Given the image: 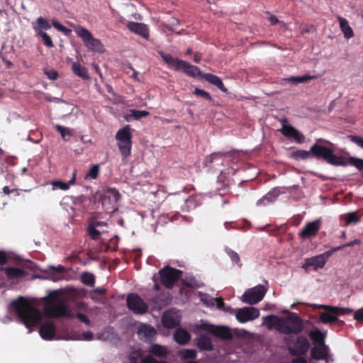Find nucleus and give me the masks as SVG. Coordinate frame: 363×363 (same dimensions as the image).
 Masks as SVG:
<instances>
[{
	"mask_svg": "<svg viewBox=\"0 0 363 363\" xmlns=\"http://www.w3.org/2000/svg\"><path fill=\"white\" fill-rule=\"evenodd\" d=\"M82 336V340H86V341L92 340L94 338V334H93V333H91L90 331L83 333Z\"/></svg>",
	"mask_w": 363,
	"mask_h": 363,
	"instance_id": "58",
	"label": "nucleus"
},
{
	"mask_svg": "<svg viewBox=\"0 0 363 363\" xmlns=\"http://www.w3.org/2000/svg\"><path fill=\"white\" fill-rule=\"evenodd\" d=\"M16 314L19 319L28 328H32L38 325L41 320L40 312L33 307L24 297H20L12 302Z\"/></svg>",
	"mask_w": 363,
	"mask_h": 363,
	"instance_id": "3",
	"label": "nucleus"
},
{
	"mask_svg": "<svg viewBox=\"0 0 363 363\" xmlns=\"http://www.w3.org/2000/svg\"><path fill=\"white\" fill-rule=\"evenodd\" d=\"M147 351L150 353L148 356H151L153 358L154 357L157 358H165L169 353V351L166 346L161 345L157 343L150 345Z\"/></svg>",
	"mask_w": 363,
	"mask_h": 363,
	"instance_id": "20",
	"label": "nucleus"
},
{
	"mask_svg": "<svg viewBox=\"0 0 363 363\" xmlns=\"http://www.w3.org/2000/svg\"><path fill=\"white\" fill-rule=\"evenodd\" d=\"M310 342L308 339L303 335L298 336L294 342V345L289 346V353L294 356L303 355L309 350Z\"/></svg>",
	"mask_w": 363,
	"mask_h": 363,
	"instance_id": "13",
	"label": "nucleus"
},
{
	"mask_svg": "<svg viewBox=\"0 0 363 363\" xmlns=\"http://www.w3.org/2000/svg\"><path fill=\"white\" fill-rule=\"evenodd\" d=\"M311 357L315 360H328L329 347L326 345L314 346L311 350Z\"/></svg>",
	"mask_w": 363,
	"mask_h": 363,
	"instance_id": "19",
	"label": "nucleus"
},
{
	"mask_svg": "<svg viewBox=\"0 0 363 363\" xmlns=\"http://www.w3.org/2000/svg\"><path fill=\"white\" fill-rule=\"evenodd\" d=\"M202 77L209 83L215 85L221 91L224 93L228 92V89L223 84L221 79L218 76L211 73H206L202 75Z\"/></svg>",
	"mask_w": 363,
	"mask_h": 363,
	"instance_id": "27",
	"label": "nucleus"
},
{
	"mask_svg": "<svg viewBox=\"0 0 363 363\" xmlns=\"http://www.w3.org/2000/svg\"><path fill=\"white\" fill-rule=\"evenodd\" d=\"M361 243V240H359V239H355L351 242H349L347 243H345L342 245H340V246H338V247H336L335 248H333L332 249V252H335V251H337V250H342L345 247H352V246H354V245H359Z\"/></svg>",
	"mask_w": 363,
	"mask_h": 363,
	"instance_id": "52",
	"label": "nucleus"
},
{
	"mask_svg": "<svg viewBox=\"0 0 363 363\" xmlns=\"http://www.w3.org/2000/svg\"><path fill=\"white\" fill-rule=\"evenodd\" d=\"M52 25L54 28H55L57 30L63 33L65 35H67L71 33V30L66 28L59 22L56 21H52Z\"/></svg>",
	"mask_w": 363,
	"mask_h": 363,
	"instance_id": "50",
	"label": "nucleus"
},
{
	"mask_svg": "<svg viewBox=\"0 0 363 363\" xmlns=\"http://www.w3.org/2000/svg\"><path fill=\"white\" fill-rule=\"evenodd\" d=\"M118 147L124 158L130 155L132 148V133L130 125H127L120 128L116 134Z\"/></svg>",
	"mask_w": 363,
	"mask_h": 363,
	"instance_id": "5",
	"label": "nucleus"
},
{
	"mask_svg": "<svg viewBox=\"0 0 363 363\" xmlns=\"http://www.w3.org/2000/svg\"><path fill=\"white\" fill-rule=\"evenodd\" d=\"M45 74L48 77V79L52 80H55L58 77V73L56 70L52 69H45Z\"/></svg>",
	"mask_w": 363,
	"mask_h": 363,
	"instance_id": "54",
	"label": "nucleus"
},
{
	"mask_svg": "<svg viewBox=\"0 0 363 363\" xmlns=\"http://www.w3.org/2000/svg\"><path fill=\"white\" fill-rule=\"evenodd\" d=\"M189 332L182 328H177L174 333V339L179 345H186L190 340Z\"/></svg>",
	"mask_w": 363,
	"mask_h": 363,
	"instance_id": "29",
	"label": "nucleus"
},
{
	"mask_svg": "<svg viewBox=\"0 0 363 363\" xmlns=\"http://www.w3.org/2000/svg\"><path fill=\"white\" fill-rule=\"evenodd\" d=\"M348 138L352 143L357 144L360 147L363 148V138L358 135H350L348 136Z\"/></svg>",
	"mask_w": 363,
	"mask_h": 363,
	"instance_id": "53",
	"label": "nucleus"
},
{
	"mask_svg": "<svg viewBox=\"0 0 363 363\" xmlns=\"http://www.w3.org/2000/svg\"><path fill=\"white\" fill-rule=\"evenodd\" d=\"M159 274L162 285L167 289H172L175 283L179 279L182 272L169 266H165L160 269Z\"/></svg>",
	"mask_w": 363,
	"mask_h": 363,
	"instance_id": "7",
	"label": "nucleus"
},
{
	"mask_svg": "<svg viewBox=\"0 0 363 363\" xmlns=\"http://www.w3.org/2000/svg\"><path fill=\"white\" fill-rule=\"evenodd\" d=\"M141 363H168L166 361H158L151 356H146L142 360Z\"/></svg>",
	"mask_w": 363,
	"mask_h": 363,
	"instance_id": "56",
	"label": "nucleus"
},
{
	"mask_svg": "<svg viewBox=\"0 0 363 363\" xmlns=\"http://www.w3.org/2000/svg\"><path fill=\"white\" fill-rule=\"evenodd\" d=\"M55 130L57 132H59L60 133L62 138L65 140H67V139L65 138L66 135H72V132H71V130L69 128L63 127V126H62V125H60L59 124H57L55 126Z\"/></svg>",
	"mask_w": 363,
	"mask_h": 363,
	"instance_id": "47",
	"label": "nucleus"
},
{
	"mask_svg": "<svg viewBox=\"0 0 363 363\" xmlns=\"http://www.w3.org/2000/svg\"><path fill=\"white\" fill-rule=\"evenodd\" d=\"M51 269L58 273L65 272V267L61 265H58L57 267H51Z\"/></svg>",
	"mask_w": 363,
	"mask_h": 363,
	"instance_id": "61",
	"label": "nucleus"
},
{
	"mask_svg": "<svg viewBox=\"0 0 363 363\" xmlns=\"http://www.w3.org/2000/svg\"><path fill=\"white\" fill-rule=\"evenodd\" d=\"M72 71L75 75L83 79H89L90 78L87 69L85 67L82 66L79 63L73 62L72 65Z\"/></svg>",
	"mask_w": 363,
	"mask_h": 363,
	"instance_id": "34",
	"label": "nucleus"
},
{
	"mask_svg": "<svg viewBox=\"0 0 363 363\" xmlns=\"http://www.w3.org/2000/svg\"><path fill=\"white\" fill-rule=\"evenodd\" d=\"M76 177H77V170H74L72 173V177L71 179L68 182H63L60 180L56 181H52L50 182V184L52 186V189H61L63 191L68 190L69 189V186L71 185H73L76 182Z\"/></svg>",
	"mask_w": 363,
	"mask_h": 363,
	"instance_id": "26",
	"label": "nucleus"
},
{
	"mask_svg": "<svg viewBox=\"0 0 363 363\" xmlns=\"http://www.w3.org/2000/svg\"><path fill=\"white\" fill-rule=\"evenodd\" d=\"M4 272L9 279H18L25 277L26 274L23 269L14 267H6Z\"/></svg>",
	"mask_w": 363,
	"mask_h": 363,
	"instance_id": "33",
	"label": "nucleus"
},
{
	"mask_svg": "<svg viewBox=\"0 0 363 363\" xmlns=\"http://www.w3.org/2000/svg\"><path fill=\"white\" fill-rule=\"evenodd\" d=\"M39 333L43 340H51L56 335L55 325L51 321H46L40 325Z\"/></svg>",
	"mask_w": 363,
	"mask_h": 363,
	"instance_id": "17",
	"label": "nucleus"
},
{
	"mask_svg": "<svg viewBox=\"0 0 363 363\" xmlns=\"http://www.w3.org/2000/svg\"><path fill=\"white\" fill-rule=\"evenodd\" d=\"M181 354L183 359H195L196 357V351L192 349H186L181 352Z\"/></svg>",
	"mask_w": 363,
	"mask_h": 363,
	"instance_id": "45",
	"label": "nucleus"
},
{
	"mask_svg": "<svg viewBox=\"0 0 363 363\" xmlns=\"http://www.w3.org/2000/svg\"><path fill=\"white\" fill-rule=\"evenodd\" d=\"M100 172V166L99 164H93L90 167L89 172L86 174L85 178H91L93 179H96Z\"/></svg>",
	"mask_w": 363,
	"mask_h": 363,
	"instance_id": "43",
	"label": "nucleus"
},
{
	"mask_svg": "<svg viewBox=\"0 0 363 363\" xmlns=\"http://www.w3.org/2000/svg\"><path fill=\"white\" fill-rule=\"evenodd\" d=\"M226 155H227V153H225V152H213V153L211 154L207 157L206 162L210 164H212L215 160L221 159Z\"/></svg>",
	"mask_w": 363,
	"mask_h": 363,
	"instance_id": "51",
	"label": "nucleus"
},
{
	"mask_svg": "<svg viewBox=\"0 0 363 363\" xmlns=\"http://www.w3.org/2000/svg\"><path fill=\"white\" fill-rule=\"evenodd\" d=\"M281 191L279 187H276L269 191L262 199H259L257 202L258 206H265L269 203L274 201L281 194Z\"/></svg>",
	"mask_w": 363,
	"mask_h": 363,
	"instance_id": "24",
	"label": "nucleus"
},
{
	"mask_svg": "<svg viewBox=\"0 0 363 363\" xmlns=\"http://www.w3.org/2000/svg\"><path fill=\"white\" fill-rule=\"evenodd\" d=\"M259 315V311L255 307H244L238 309L236 313V319L240 323H246L257 318Z\"/></svg>",
	"mask_w": 363,
	"mask_h": 363,
	"instance_id": "14",
	"label": "nucleus"
},
{
	"mask_svg": "<svg viewBox=\"0 0 363 363\" xmlns=\"http://www.w3.org/2000/svg\"><path fill=\"white\" fill-rule=\"evenodd\" d=\"M202 58V55L200 52H196L194 56V61L196 63L200 62Z\"/></svg>",
	"mask_w": 363,
	"mask_h": 363,
	"instance_id": "63",
	"label": "nucleus"
},
{
	"mask_svg": "<svg viewBox=\"0 0 363 363\" xmlns=\"http://www.w3.org/2000/svg\"><path fill=\"white\" fill-rule=\"evenodd\" d=\"M193 94L195 96L202 97V98L205 99L206 100H208V101L212 100V97L210 95V94L208 92L206 91L205 90H203V89H201L199 88H196L194 89Z\"/></svg>",
	"mask_w": 363,
	"mask_h": 363,
	"instance_id": "48",
	"label": "nucleus"
},
{
	"mask_svg": "<svg viewBox=\"0 0 363 363\" xmlns=\"http://www.w3.org/2000/svg\"><path fill=\"white\" fill-rule=\"evenodd\" d=\"M316 79V76H311L309 74H305L303 76H298V77H291L290 78H288L287 80L289 82H291L294 84H298V83H305L308 82L310 80Z\"/></svg>",
	"mask_w": 363,
	"mask_h": 363,
	"instance_id": "39",
	"label": "nucleus"
},
{
	"mask_svg": "<svg viewBox=\"0 0 363 363\" xmlns=\"http://www.w3.org/2000/svg\"><path fill=\"white\" fill-rule=\"evenodd\" d=\"M32 26L35 33V35L42 33L45 32V30H49L51 28V25L49 22L42 16L38 17L35 21L33 22Z\"/></svg>",
	"mask_w": 363,
	"mask_h": 363,
	"instance_id": "25",
	"label": "nucleus"
},
{
	"mask_svg": "<svg viewBox=\"0 0 363 363\" xmlns=\"http://www.w3.org/2000/svg\"><path fill=\"white\" fill-rule=\"evenodd\" d=\"M137 333L140 340L149 342L157 335V331L150 325L141 324L138 327Z\"/></svg>",
	"mask_w": 363,
	"mask_h": 363,
	"instance_id": "18",
	"label": "nucleus"
},
{
	"mask_svg": "<svg viewBox=\"0 0 363 363\" xmlns=\"http://www.w3.org/2000/svg\"><path fill=\"white\" fill-rule=\"evenodd\" d=\"M331 255V252H327L325 254L319 255L318 256L307 258L305 263L303 264L302 268L306 270L310 267H313L315 270L323 268L328 258Z\"/></svg>",
	"mask_w": 363,
	"mask_h": 363,
	"instance_id": "15",
	"label": "nucleus"
},
{
	"mask_svg": "<svg viewBox=\"0 0 363 363\" xmlns=\"http://www.w3.org/2000/svg\"><path fill=\"white\" fill-rule=\"evenodd\" d=\"M311 157H312V154H311V150L309 151L304 150H298L296 151H294L291 154V157L294 160H307Z\"/></svg>",
	"mask_w": 363,
	"mask_h": 363,
	"instance_id": "37",
	"label": "nucleus"
},
{
	"mask_svg": "<svg viewBox=\"0 0 363 363\" xmlns=\"http://www.w3.org/2000/svg\"><path fill=\"white\" fill-rule=\"evenodd\" d=\"M126 302L128 308L135 314L143 315L148 311V305L137 294H129Z\"/></svg>",
	"mask_w": 363,
	"mask_h": 363,
	"instance_id": "10",
	"label": "nucleus"
},
{
	"mask_svg": "<svg viewBox=\"0 0 363 363\" xmlns=\"http://www.w3.org/2000/svg\"><path fill=\"white\" fill-rule=\"evenodd\" d=\"M269 21L271 23V25H275L277 23H279V21L278 20V18H277L276 16L274 15H272L269 18Z\"/></svg>",
	"mask_w": 363,
	"mask_h": 363,
	"instance_id": "62",
	"label": "nucleus"
},
{
	"mask_svg": "<svg viewBox=\"0 0 363 363\" xmlns=\"http://www.w3.org/2000/svg\"><path fill=\"white\" fill-rule=\"evenodd\" d=\"M266 289L262 285L250 289L242 295V301L251 305L256 304L262 300L266 294Z\"/></svg>",
	"mask_w": 363,
	"mask_h": 363,
	"instance_id": "11",
	"label": "nucleus"
},
{
	"mask_svg": "<svg viewBox=\"0 0 363 363\" xmlns=\"http://www.w3.org/2000/svg\"><path fill=\"white\" fill-rule=\"evenodd\" d=\"M332 148L315 143L311 147L312 157L317 159H323L325 161L328 157L329 153H331Z\"/></svg>",
	"mask_w": 363,
	"mask_h": 363,
	"instance_id": "22",
	"label": "nucleus"
},
{
	"mask_svg": "<svg viewBox=\"0 0 363 363\" xmlns=\"http://www.w3.org/2000/svg\"><path fill=\"white\" fill-rule=\"evenodd\" d=\"M184 286L191 289H196L201 287V285L198 283L195 278L186 279L182 281Z\"/></svg>",
	"mask_w": 363,
	"mask_h": 363,
	"instance_id": "46",
	"label": "nucleus"
},
{
	"mask_svg": "<svg viewBox=\"0 0 363 363\" xmlns=\"http://www.w3.org/2000/svg\"><path fill=\"white\" fill-rule=\"evenodd\" d=\"M321 221L320 219L308 223L299 232V236L303 239L315 237L320 229Z\"/></svg>",
	"mask_w": 363,
	"mask_h": 363,
	"instance_id": "16",
	"label": "nucleus"
},
{
	"mask_svg": "<svg viewBox=\"0 0 363 363\" xmlns=\"http://www.w3.org/2000/svg\"><path fill=\"white\" fill-rule=\"evenodd\" d=\"M266 321L268 329L274 328L280 333L285 335H298L303 330V321L296 313L286 317L270 315L267 316Z\"/></svg>",
	"mask_w": 363,
	"mask_h": 363,
	"instance_id": "2",
	"label": "nucleus"
},
{
	"mask_svg": "<svg viewBox=\"0 0 363 363\" xmlns=\"http://www.w3.org/2000/svg\"><path fill=\"white\" fill-rule=\"evenodd\" d=\"M36 36H40L42 38L43 44L48 48H52L54 44L50 35H48L45 32L36 35Z\"/></svg>",
	"mask_w": 363,
	"mask_h": 363,
	"instance_id": "49",
	"label": "nucleus"
},
{
	"mask_svg": "<svg viewBox=\"0 0 363 363\" xmlns=\"http://www.w3.org/2000/svg\"><path fill=\"white\" fill-rule=\"evenodd\" d=\"M103 208L106 211L113 212L116 209V203L118 201H113L110 197L106 196H101L100 199Z\"/></svg>",
	"mask_w": 363,
	"mask_h": 363,
	"instance_id": "36",
	"label": "nucleus"
},
{
	"mask_svg": "<svg viewBox=\"0 0 363 363\" xmlns=\"http://www.w3.org/2000/svg\"><path fill=\"white\" fill-rule=\"evenodd\" d=\"M150 115V113L147 111H140L135 109H130L129 113L126 116V119L129 121L130 118L135 120H140L141 118L146 117Z\"/></svg>",
	"mask_w": 363,
	"mask_h": 363,
	"instance_id": "38",
	"label": "nucleus"
},
{
	"mask_svg": "<svg viewBox=\"0 0 363 363\" xmlns=\"http://www.w3.org/2000/svg\"><path fill=\"white\" fill-rule=\"evenodd\" d=\"M325 162L335 166H345L347 164V159L342 156L335 155L333 149ZM348 162L359 171H363V159L351 157L349 158Z\"/></svg>",
	"mask_w": 363,
	"mask_h": 363,
	"instance_id": "8",
	"label": "nucleus"
},
{
	"mask_svg": "<svg viewBox=\"0 0 363 363\" xmlns=\"http://www.w3.org/2000/svg\"><path fill=\"white\" fill-rule=\"evenodd\" d=\"M7 262L6 254L0 251V265H4Z\"/></svg>",
	"mask_w": 363,
	"mask_h": 363,
	"instance_id": "60",
	"label": "nucleus"
},
{
	"mask_svg": "<svg viewBox=\"0 0 363 363\" xmlns=\"http://www.w3.org/2000/svg\"><path fill=\"white\" fill-rule=\"evenodd\" d=\"M160 54L164 62L167 64L171 69L183 70L185 74L193 77L199 76L202 77L203 74L198 67L192 65L184 60L174 57L169 54H165L164 52H160Z\"/></svg>",
	"mask_w": 363,
	"mask_h": 363,
	"instance_id": "4",
	"label": "nucleus"
},
{
	"mask_svg": "<svg viewBox=\"0 0 363 363\" xmlns=\"http://www.w3.org/2000/svg\"><path fill=\"white\" fill-rule=\"evenodd\" d=\"M89 224L91 225H94V227L96 228L107 225L106 222L99 221V220H92Z\"/></svg>",
	"mask_w": 363,
	"mask_h": 363,
	"instance_id": "59",
	"label": "nucleus"
},
{
	"mask_svg": "<svg viewBox=\"0 0 363 363\" xmlns=\"http://www.w3.org/2000/svg\"><path fill=\"white\" fill-rule=\"evenodd\" d=\"M337 19L340 23V30L344 34V37L347 39L352 38L354 36V32L349 25L347 20L340 16L337 17Z\"/></svg>",
	"mask_w": 363,
	"mask_h": 363,
	"instance_id": "32",
	"label": "nucleus"
},
{
	"mask_svg": "<svg viewBox=\"0 0 363 363\" xmlns=\"http://www.w3.org/2000/svg\"><path fill=\"white\" fill-rule=\"evenodd\" d=\"M82 281L84 284L93 286L95 283L94 276L89 272H84L82 275Z\"/></svg>",
	"mask_w": 363,
	"mask_h": 363,
	"instance_id": "42",
	"label": "nucleus"
},
{
	"mask_svg": "<svg viewBox=\"0 0 363 363\" xmlns=\"http://www.w3.org/2000/svg\"><path fill=\"white\" fill-rule=\"evenodd\" d=\"M347 225L355 224L360 220L357 212H351L344 216Z\"/></svg>",
	"mask_w": 363,
	"mask_h": 363,
	"instance_id": "40",
	"label": "nucleus"
},
{
	"mask_svg": "<svg viewBox=\"0 0 363 363\" xmlns=\"http://www.w3.org/2000/svg\"><path fill=\"white\" fill-rule=\"evenodd\" d=\"M314 308H323L325 311L331 312L337 316L340 314L342 315H348L352 313V310L348 308H340L337 306H332L328 305H315Z\"/></svg>",
	"mask_w": 363,
	"mask_h": 363,
	"instance_id": "28",
	"label": "nucleus"
},
{
	"mask_svg": "<svg viewBox=\"0 0 363 363\" xmlns=\"http://www.w3.org/2000/svg\"><path fill=\"white\" fill-rule=\"evenodd\" d=\"M354 318L359 323H363V307L355 312Z\"/></svg>",
	"mask_w": 363,
	"mask_h": 363,
	"instance_id": "57",
	"label": "nucleus"
},
{
	"mask_svg": "<svg viewBox=\"0 0 363 363\" xmlns=\"http://www.w3.org/2000/svg\"><path fill=\"white\" fill-rule=\"evenodd\" d=\"M44 302L45 306L43 313L47 318H59L66 317L73 318L77 317L80 322L85 325L88 326L91 325V320L86 315L82 313H77L74 315L71 312L69 306L58 291L50 292L48 296L44 298Z\"/></svg>",
	"mask_w": 363,
	"mask_h": 363,
	"instance_id": "1",
	"label": "nucleus"
},
{
	"mask_svg": "<svg viewBox=\"0 0 363 363\" xmlns=\"http://www.w3.org/2000/svg\"><path fill=\"white\" fill-rule=\"evenodd\" d=\"M227 252H228V256L230 257L231 260L233 262H235L237 264L240 263V257L237 252H235V251L231 250H229Z\"/></svg>",
	"mask_w": 363,
	"mask_h": 363,
	"instance_id": "55",
	"label": "nucleus"
},
{
	"mask_svg": "<svg viewBox=\"0 0 363 363\" xmlns=\"http://www.w3.org/2000/svg\"><path fill=\"white\" fill-rule=\"evenodd\" d=\"M101 196H108L113 201H118L121 198L120 193L114 188H107Z\"/></svg>",
	"mask_w": 363,
	"mask_h": 363,
	"instance_id": "41",
	"label": "nucleus"
},
{
	"mask_svg": "<svg viewBox=\"0 0 363 363\" xmlns=\"http://www.w3.org/2000/svg\"><path fill=\"white\" fill-rule=\"evenodd\" d=\"M320 322L324 324H333L338 323L340 325H344V321L340 320L337 315H335L334 313L328 311L320 314Z\"/></svg>",
	"mask_w": 363,
	"mask_h": 363,
	"instance_id": "30",
	"label": "nucleus"
},
{
	"mask_svg": "<svg viewBox=\"0 0 363 363\" xmlns=\"http://www.w3.org/2000/svg\"><path fill=\"white\" fill-rule=\"evenodd\" d=\"M74 31L89 50L99 53L104 52V48L103 44L99 39L95 38L88 29L83 26H77L74 28Z\"/></svg>",
	"mask_w": 363,
	"mask_h": 363,
	"instance_id": "6",
	"label": "nucleus"
},
{
	"mask_svg": "<svg viewBox=\"0 0 363 363\" xmlns=\"http://www.w3.org/2000/svg\"><path fill=\"white\" fill-rule=\"evenodd\" d=\"M309 337L313 340V343L318 345H323L325 344V334L318 329H315L309 333Z\"/></svg>",
	"mask_w": 363,
	"mask_h": 363,
	"instance_id": "35",
	"label": "nucleus"
},
{
	"mask_svg": "<svg viewBox=\"0 0 363 363\" xmlns=\"http://www.w3.org/2000/svg\"><path fill=\"white\" fill-rule=\"evenodd\" d=\"M87 233L90 236L92 240H97L99 239L101 235V232L97 230L94 225H91L89 224L87 227Z\"/></svg>",
	"mask_w": 363,
	"mask_h": 363,
	"instance_id": "44",
	"label": "nucleus"
},
{
	"mask_svg": "<svg viewBox=\"0 0 363 363\" xmlns=\"http://www.w3.org/2000/svg\"><path fill=\"white\" fill-rule=\"evenodd\" d=\"M286 119L283 118L280 120L281 128L279 131L285 137L288 138H293L297 143H303L305 141L304 135L298 131L297 129L290 125L286 124Z\"/></svg>",
	"mask_w": 363,
	"mask_h": 363,
	"instance_id": "12",
	"label": "nucleus"
},
{
	"mask_svg": "<svg viewBox=\"0 0 363 363\" xmlns=\"http://www.w3.org/2000/svg\"><path fill=\"white\" fill-rule=\"evenodd\" d=\"M199 328L223 340H231L233 337L230 329L227 326L214 325L204 323L200 324Z\"/></svg>",
	"mask_w": 363,
	"mask_h": 363,
	"instance_id": "9",
	"label": "nucleus"
},
{
	"mask_svg": "<svg viewBox=\"0 0 363 363\" xmlns=\"http://www.w3.org/2000/svg\"><path fill=\"white\" fill-rule=\"evenodd\" d=\"M197 345L201 350L211 351L213 349L212 341L207 335H201L198 337Z\"/></svg>",
	"mask_w": 363,
	"mask_h": 363,
	"instance_id": "31",
	"label": "nucleus"
},
{
	"mask_svg": "<svg viewBox=\"0 0 363 363\" xmlns=\"http://www.w3.org/2000/svg\"><path fill=\"white\" fill-rule=\"evenodd\" d=\"M162 321L164 327L174 328L179 324L180 320L174 312L168 311L164 313L162 317Z\"/></svg>",
	"mask_w": 363,
	"mask_h": 363,
	"instance_id": "21",
	"label": "nucleus"
},
{
	"mask_svg": "<svg viewBox=\"0 0 363 363\" xmlns=\"http://www.w3.org/2000/svg\"><path fill=\"white\" fill-rule=\"evenodd\" d=\"M291 363H307V362L303 358L300 357L294 359Z\"/></svg>",
	"mask_w": 363,
	"mask_h": 363,
	"instance_id": "64",
	"label": "nucleus"
},
{
	"mask_svg": "<svg viewBox=\"0 0 363 363\" xmlns=\"http://www.w3.org/2000/svg\"><path fill=\"white\" fill-rule=\"evenodd\" d=\"M127 28L131 32L138 34L143 38L147 39L149 37V30L146 25L138 22H129Z\"/></svg>",
	"mask_w": 363,
	"mask_h": 363,
	"instance_id": "23",
	"label": "nucleus"
}]
</instances>
